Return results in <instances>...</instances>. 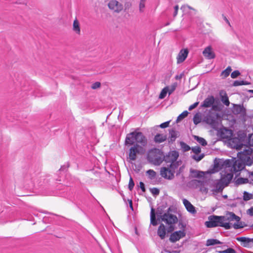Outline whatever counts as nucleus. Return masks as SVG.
<instances>
[{
	"instance_id": "nucleus-1",
	"label": "nucleus",
	"mask_w": 253,
	"mask_h": 253,
	"mask_svg": "<svg viewBox=\"0 0 253 253\" xmlns=\"http://www.w3.org/2000/svg\"><path fill=\"white\" fill-rule=\"evenodd\" d=\"M253 153V150L250 147L245 149L243 151L239 152L237 154L238 159L233 164V167L230 168L228 167L229 171L232 170L235 172H238L242 170L246 165H251L252 163L251 156Z\"/></svg>"
},
{
	"instance_id": "nucleus-2",
	"label": "nucleus",
	"mask_w": 253,
	"mask_h": 253,
	"mask_svg": "<svg viewBox=\"0 0 253 253\" xmlns=\"http://www.w3.org/2000/svg\"><path fill=\"white\" fill-rule=\"evenodd\" d=\"M135 142L144 148L147 144V139L140 132L134 131L127 134L125 140L126 145H133Z\"/></svg>"
},
{
	"instance_id": "nucleus-3",
	"label": "nucleus",
	"mask_w": 253,
	"mask_h": 253,
	"mask_svg": "<svg viewBox=\"0 0 253 253\" xmlns=\"http://www.w3.org/2000/svg\"><path fill=\"white\" fill-rule=\"evenodd\" d=\"M147 160L151 164L155 166H159L164 161V155L159 149H153L149 151Z\"/></svg>"
},
{
	"instance_id": "nucleus-4",
	"label": "nucleus",
	"mask_w": 253,
	"mask_h": 253,
	"mask_svg": "<svg viewBox=\"0 0 253 253\" xmlns=\"http://www.w3.org/2000/svg\"><path fill=\"white\" fill-rule=\"evenodd\" d=\"M175 165V164H170L169 167H162L160 170L161 175L165 179H172L174 177V173L175 172V169L176 168H174V166Z\"/></svg>"
},
{
	"instance_id": "nucleus-5",
	"label": "nucleus",
	"mask_w": 253,
	"mask_h": 253,
	"mask_svg": "<svg viewBox=\"0 0 253 253\" xmlns=\"http://www.w3.org/2000/svg\"><path fill=\"white\" fill-rule=\"evenodd\" d=\"M145 152V149L142 146L136 144L132 146L129 151V158L131 161L136 159L137 154H143Z\"/></svg>"
},
{
	"instance_id": "nucleus-6",
	"label": "nucleus",
	"mask_w": 253,
	"mask_h": 253,
	"mask_svg": "<svg viewBox=\"0 0 253 253\" xmlns=\"http://www.w3.org/2000/svg\"><path fill=\"white\" fill-rule=\"evenodd\" d=\"M219 115L216 113H211L205 118V122L210 125L213 128L217 127L218 125Z\"/></svg>"
},
{
	"instance_id": "nucleus-7",
	"label": "nucleus",
	"mask_w": 253,
	"mask_h": 253,
	"mask_svg": "<svg viewBox=\"0 0 253 253\" xmlns=\"http://www.w3.org/2000/svg\"><path fill=\"white\" fill-rule=\"evenodd\" d=\"M107 5L110 10L117 13L121 12L124 8L123 4L116 0H110Z\"/></svg>"
},
{
	"instance_id": "nucleus-8",
	"label": "nucleus",
	"mask_w": 253,
	"mask_h": 253,
	"mask_svg": "<svg viewBox=\"0 0 253 253\" xmlns=\"http://www.w3.org/2000/svg\"><path fill=\"white\" fill-rule=\"evenodd\" d=\"M179 156L178 153L175 151H173L169 153L166 157L165 161L167 162L171 163V164H175L174 168H177L179 166V162L176 160Z\"/></svg>"
},
{
	"instance_id": "nucleus-9",
	"label": "nucleus",
	"mask_w": 253,
	"mask_h": 253,
	"mask_svg": "<svg viewBox=\"0 0 253 253\" xmlns=\"http://www.w3.org/2000/svg\"><path fill=\"white\" fill-rule=\"evenodd\" d=\"M226 171L224 173H221V181L224 185L227 186L230 182L233 177V174L231 171H229L228 168H226Z\"/></svg>"
},
{
	"instance_id": "nucleus-10",
	"label": "nucleus",
	"mask_w": 253,
	"mask_h": 253,
	"mask_svg": "<svg viewBox=\"0 0 253 253\" xmlns=\"http://www.w3.org/2000/svg\"><path fill=\"white\" fill-rule=\"evenodd\" d=\"M185 235L186 233L184 230L174 232L170 235L169 241L172 243H175L185 237Z\"/></svg>"
},
{
	"instance_id": "nucleus-11",
	"label": "nucleus",
	"mask_w": 253,
	"mask_h": 253,
	"mask_svg": "<svg viewBox=\"0 0 253 253\" xmlns=\"http://www.w3.org/2000/svg\"><path fill=\"white\" fill-rule=\"evenodd\" d=\"M203 55L209 59H213L215 57V54L211 46H209L205 48L203 51Z\"/></svg>"
},
{
	"instance_id": "nucleus-12",
	"label": "nucleus",
	"mask_w": 253,
	"mask_h": 253,
	"mask_svg": "<svg viewBox=\"0 0 253 253\" xmlns=\"http://www.w3.org/2000/svg\"><path fill=\"white\" fill-rule=\"evenodd\" d=\"M188 53L187 49L181 50L177 56V63L179 64L183 62L186 58Z\"/></svg>"
},
{
	"instance_id": "nucleus-13",
	"label": "nucleus",
	"mask_w": 253,
	"mask_h": 253,
	"mask_svg": "<svg viewBox=\"0 0 253 253\" xmlns=\"http://www.w3.org/2000/svg\"><path fill=\"white\" fill-rule=\"evenodd\" d=\"M162 220L163 221H177V218L176 216L171 213L169 212L165 213L162 217Z\"/></svg>"
},
{
	"instance_id": "nucleus-14",
	"label": "nucleus",
	"mask_w": 253,
	"mask_h": 253,
	"mask_svg": "<svg viewBox=\"0 0 253 253\" xmlns=\"http://www.w3.org/2000/svg\"><path fill=\"white\" fill-rule=\"evenodd\" d=\"M167 230L166 227L163 224H161L159 227L157 231V234L161 239H164L166 237Z\"/></svg>"
},
{
	"instance_id": "nucleus-15",
	"label": "nucleus",
	"mask_w": 253,
	"mask_h": 253,
	"mask_svg": "<svg viewBox=\"0 0 253 253\" xmlns=\"http://www.w3.org/2000/svg\"><path fill=\"white\" fill-rule=\"evenodd\" d=\"M237 240L241 243V245L246 248H251L249 238L245 237H240L237 238Z\"/></svg>"
},
{
	"instance_id": "nucleus-16",
	"label": "nucleus",
	"mask_w": 253,
	"mask_h": 253,
	"mask_svg": "<svg viewBox=\"0 0 253 253\" xmlns=\"http://www.w3.org/2000/svg\"><path fill=\"white\" fill-rule=\"evenodd\" d=\"M214 102V98L213 96H211L205 99L202 106L205 108L210 107L213 104Z\"/></svg>"
},
{
	"instance_id": "nucleus-17",
	"label": "nucleus",
	"mask_w": 253,
	"mask_h": 253,
	"mask_svg": "<svg viewBox=\"0 0 253 253\" xmlns=\"http://www.w3.org/2000/svg\"><path fill=\"white\" fill-rule=\"evenodd\" d=\"M167 139V135L165 134L158 133L154 138V140L156 143H160L164 142Z\"/></svg>"
},
{
	"instance_id": "nucleus-18",
	"label": "nucleus",
	"mask_w": 253,
	"mask_h": 253,
	"mask_svg": "<svg viewBox=\"0 0 253 253\" xmlns=\"http://www.w3.org/2000/svg\"><path fill=\"white\" fill-rule=\"evenodd\" d=\"M183 203L189 212L192 213L195 212V207L187 200L184 199L183 200Z\"/></svg>"
},
{
	"instance_id": "nucleus-19",
	"label": "nucleus",
	"mask_w": 253,
	"mask_h": 253,
	"mask_svg": "<svg viewBox=\"0 0 253 253\" xmlns=\"http://www.w3.org/2000/svg\"><path fill=\"white\" fill-rule=\"evenodd\" d=\"M220 95L221 96V100L222 103L226 106H229L230 102L229 101L227 94L224 91H221L220 92Z\"/></svg>"
},
{
	"instance_id": "nucleus-20",
	"label": "nucleus",
	"mask_w": 253,
	"mask_h": 253,
	"mask_svg": "<svg viewBox=\"0 0 253 253\" xmlns=\"http://www.w3.org/2000/svg\"><path fill=\"white\" fill-rule=\"evenodd\" d=\"M73 30L78 35L81 33L80 24L77 19H75L73 22Z\"/></svg>"
},
{
	"instance_id": "nucleus-21",
	"label": "nucleus",
	"mask_w": 253,
	"mask_h": 253,
	"mask_svg": "<svg viewBox=\"0 0 253 253\" xmlns=\"http://www.w3.org/2000/svg\"><path fill=\"white\" fill-rule=\"evenodd\" d=\"M221 244H222V243L217 239H209L207 240L206 243V246L208 247V246H214L216 245H220Z\"/></svg>"
},
{
	"instance_id": "nucleus-22",
	"label": "nucleus",
	"mask_w": 253,
	"mask_h": 253,
	"mask_svg": "<svg viewBox=\"0 0 253 253\" xmlns=\"http://www.w3.org/2000/svg\"><path fill=\"white\" fill-rule=\"evenodd\" d=\"M227 219L228 220L231 221H239L240 220V218L239 216L236 215L233 212H229L227 214Z\"/></svg>"
},
{
	"instance_id": "nucleus-23",
	"label": "nucleus",
	"mask_w": 253,
	"mask_h": 253,
	"mask_svg": "<svg viewBox=\"0 0 253 253\" xmlns=\"http://www.w3.org/2000/svg\"><path fill=\"white\" fill-rule=\"evenodd\" d=\"M169 138L171 142L174 141L175 139L177 137L178 132L173 129L169 130Z\"/></svg>"
},
{
	"instance_id": "nucleus-24",
	"label": "nucleus",
	"mask_w": 253,
	"mask_h": 253,
	"mask_svg": "<svg viewBox=\"0 0 253 253\" xmlns=\"http://www.w3.org/2000/svg\"><path fill=\"white\" fill-rule=\"evenodd\" d=\"M176 222H166V230L167 233L172 232L174 229V224Z\"/></svg>"
},
{
	"instance_id": "nucleus-25",
	"label": "nucleus",
	"mask_w": 253,
	"mask_h": 253,
	"mask_svg": "<svg viewBox=\"0 0 253 253\" xmlns=\"http://www.w3.org/2000/svg\"><path fill=\"white\" fill-rule=\"evenodd\" d=\"M225 186H226L224 185V184L222 183V181H221L220 180V181L218 182L216 184L215 189L214 190V191L216 192H221L222 191Z\"/></svg>"
},
{
	"instance_id": "nucleus-26",
	"label": "nucleus",
	"mask_w": 253,
	"mask_h": 253,
	"mask_svg": "<svg viewBox=\"0 0 253 253\" xmlns=\"http://www.w3.org/2000/svg\"><path fill=\"white\" fill-rule=\"evenodd\" d=\"M224 217L222 216L210 215L209 217V221H220L224 219Z\"/></svg>"
},
{
	"instance_id": "nucleus-27",
	"label": "nucleus",
	"mask_w": 253,
	"mask_h": 253,
	"mask_svg": "<svg viewBox=\"0 0 253 253\" xmlns=\"http://www.w3.org/2000/svg\"><path fill=\"white\" fill-rule=\"evenodd\" d=\"M177 84L176 83H174L169 86H166V88H168V92L169 95L171 94L176 89Z\"/></svg>"
},
{
	"instance_id": "nucleus-28",
	"label": "nucleus",
	"mask_w": 253,
	"mask_h": 253,
	"mask_svg": "<svg viewBox=\"0 0 253 253\" xmlns=\"http://www.w3.org/2000/svg\"><path fill=\"white\" fill-rule=\"evenodd\" d=\"M192 176L195 177H202L204 175V173L202 171L197 170H192L191 171Z\"/></svg>"
},
{
	"instance_id": "nucleus-29",
	"label": "nucleus",
	"mask_w": 253,
	"mask_h": 253,
	"mask_svg": "<svg viewBox=\"0 0 253 253\" xmlns=\"http://www.w3.org/2000/svg\"><path fill=\"white\" fill-rule=\"evenodd\" d=\"M147 0H140L139 3V10L140 13L144 11L145 4Z\"/></svg>"
},
{
	"instance_id": "nucleus-30",
	"label": "nucleus",
	"mask_w": 253,
	"mask_h": 253,
	"mask_svg": "<svg viewBox=\"0 0 253 253\" xmlns=\"http://www.w3.org/2000/svg\"><path fill=\"white\" fill-rule=\"evenodd\" d=\"M246 226H248L246 222H234V224L233 225L234 228L236 229L242 228Z\"/></svg>"
},
{
	"instance_id": "nucleus-31",
	"label": "nucleus",
	"mask_w": 253,
	"mask_h": 253,
	"mask_svg": "<svg viewBox=\"0 0 253 253\" xmlns=\"http://www.w3.org/2000/svg\"><path fill=\"white\" fill-rule=\"evenodd\" d=\"M146 173L150 179H153L156 176V172L153 169H149L146 171Z\"/></svg>"
},
{
	"instance_id": "nucleus-32",
	"label": "nucleus",
	"mask_w": 253,
	"mask_h": 253,
	"mask_svg": "<svg viewBox=\"0 0 253 253\" xmlns=\"http://www.w3.org/2000/svg\"><path fill=\"white\" fill-rule=\"evenodd\" d=\"M195 139L197 142L203 146H206L207 143L205 139L202 137H199L198 136H195Z\"/></svg>"
},
{
	"instance_id": "nucleus-33",
	"label": "nucleus",
	"mask_w": 253,
	"mask_h": 253,
	"mask_svg": "<svg viewBox=\"0 0 253 253\" xmlns=\"http://www.w3.org/2000/svg\"><path fill=\"white\" fill-rule=\"evenodd\" d=\"M188 114V112L187 111H185L183 112L180 115H179L177 119L176 122L177 123L181 121L182 120H183L184 118H185L187 116Z\"/></svg>"
},
{
	"instance_id": "nucleus-34",
	"label": "nucleus",
	"mask_w": 253,
	"mask_h": 253,
	"mask_svg": "<svg viewBox=\"0 0 253 253\" xmlns=\"http://www.w3.org/2000/svg\"><path fill=\"white\" fill-rule=\"evenodd\" d=\"M219 226L224 227L226 229H230L232 227L231 222H219Z\"/></svg>"
},
{
	"instance_id": "nucleus-35",
	"label": "nucleus",
	"mask_w": 253,
	"mask_h": 253,
	"mask_svg": "<svg viewBox=\"0 0 253 253\" xmlns=\"http://www.w3.org/2000/svg\"><path fill=\"white\" fill-rule=\"evenodd\" d=\"M231 71V68L229 66L225 70L222 72L221 76H223L224 78H226L229 75Z\"/></svg>"
},
{
	"instance_id": "nucleus-36",
	"label": "nucleus",
	"mask_w": 253,
	"mask_h": 253,
	"mask_svg": "<svg viewBox=\"0 0 253 253\" xmlns=\"http://www.w3.org/2000/svg\"><path fill=\"white\" fill-rule=\"evenodd\" d=\"M250 84V83H248L244 81H235L233 83V85L235 86L242 85H247Z\"/></svg>"
},
{
	"instance_id": "nucleus-37",
	"label": "nucleus",
	"mask_w": 253,
	"mask_h": 253,
	"mask_svg": "<svg viewBox=\"0 0 253 253\" xmlns=\"http://www.w3.org/2000/svg\"><path fill=\"white\" fill-rule=\"evenodd\" d=\"M168 88H166V87H164L162 90V91L159 95V98L160 99H164L166 96L167 93H168Z\"/></svg>"
},
{
	"instance_id": "nucleus-38",
	"label": "nucleus",
	"mask_w": 253,
	"mask_h": 253,
	"mask_svg": "<svg viewBox=\"0 0 253 253\" xmlns=\"http://www.w3.org/2000/svg\"><path fill=\"white\" fill-rule=\"evenodd\" d=\"M247 143L249 146L247 147L246 149H247L248 147L250 148V146H253V134L249 135Z\"/></svg>"
},
{
	"instance_id": "nucleus-39",
	"label": "nucleus",
	"mask_w": 253,
	"mask_h": 253,
	"mask_svg": "<svg viewBox=\"0 0 253 253\" xmlns=\"http://www.w3.org/2000/svg\"><path fill=\"white\" fill-rule=\"evenodd\" d=\"M253 198V195L252 194H250L247 192H244L243 199L245 201H248Z\"/></svg>"
},
{
	"instance_id": "nucleus-40",
	"label": "nucleus",
	"mask_w": 253,
	"mask_h": 253,
	"mask_svg": "<svg viewBox=\"0 0 253 253\" xmlns=\"http://www.w3.org/2000/svg\"><path fill=\"white\" fill-rule=\"evenodd\" d=\"M219 222H205V224L208 228H212L219 226Z\"/></svg>"
},
{
	"instance_id": "nucleus-41",
	"label": "nucleus",
	"mask_w": 253,
	"mask_h": 253,
	"mask_svg": "<svg viewBox=\"0 0 253 253\" xmlns=\"http://www.w3.org/2000/svg\"><path fill=\"white\" fill-rule=\"evenodd\" d=\"M180 144L183 151L186 152L190 150V147L184 142H181Z\"/></svg>"
},
{
	"instance_id": "nucleus-42",
	"label": "nucleus",
	"mask_w": 253,
	"mask_h": 253,
	"mask_svg": "<svg viewBox=\"0 0 253 253\" xmlns=\"http://www.w3.org/2000/svg\"><path fill=\"white\" fill-rule=\"evenodd\" d=\"M204 155L203 154H200V155H198V154L194 155L192 156V158L197 162L201 161L204 158Z\"/></svg>"
},
{
	"instance_id": "nucleus-43",
	"label": "nucleus",
	"mask_w": 253,
	"mask_h": 253,
	"mask_svg": "<svg viewBox=\"0 0 253 253\" xmlns=\"http://www.w3.org/2000/svg\"><path fill=\"white\" fill-rule=\"evenodd\" d=\"M150 221H156L155 210L153 208H152L151 210Z\"/></svg>"
},
{
	"instance_id": "nucleus-44",
	"label": "nucleus",
	"mask_w": 253,
	"mask_h": 253,
	"mask_svg": "<svg viewBox=\"0 0 253 253\" xmlns=\"http://www.w3.org/2000/svg\"><path fill=\"white\" fill-rule=\"evenodd\" d=\"M101 86V83L99 82H96L91 85V88L93 89H96L100 88Z\"/></svg>"
},
{
	"instance_id": "nucleus-45",
	"label": "nucleus",
	"mask_w": 253,
	"mask_h": 253,
	"mask_svg": "<svg viewBox=\"0 0 253 253\" xmlns=\"http://www.w3.org/2000/svg\"><path fill=\"white\" fill-rule=\"evenodd\" d=\"M192 151L195 154V155L198 154L201 152V148L199 146H195L192 148Z\"/></svg>"
},
{
	"instance_id": "nucleus-46",
	"label": "nucleus",
	"mask_w": 253,
	"mask_h": 253,
	"mask_svg": "<svg viewBox=\"0 0 253 253\" xmlns=\"http://www.w3.org/2000/svg\"><path fill=\"white\" fill-rule=\"evenodd\" d=\"M134 186V183L133 181V179L131 177L129 178V184H128V188L131 191L133 189Z\"/></svg>"
},
{
	"instance_id": "nucleus-47",
	"label": "nucleus",
	"mask_w": 253,
	"mask_h": 253,
	"mask_svg": "<svg viewBox=\"0 0 253 253\" xmlns=\"http://www.w3.org/2000/svg\"><path fill=\"white\" fill-rule=\"evenodd\" d=\"M240 75V73L239 72V71L238 70H236V71H233L231 73V77L232 78L235 79V78H237L238 76H239Z\"/></svg>"
},
{
	"instance_id": "nucleus-48",
	"label": "nucleus",
	"mask_w": 253,
	"mask_h": 253,
	"mask_svg": "<svg viewBox=\"0 0 253 253\" xmlns=\"http://www.w3.org/2000/svg\"><path fill=\"white\" fill-rule=\"evenodd\" d=\"M181 9L183 10V11H187V10H188L189 9H191V10H192L193 11H195V10L193 8H192V7H191L190 6L187 5H185L182 6L181 7Z\"/></svg>"
},
{
	"instance_id": "nucleus-49",
	"label": "nucleus",
	"mask_w": 253,
	"mask_h": 253,
	"mask_svg": "<svg viewBox=\"0 0 253 253\" xmlns=\"http://www.w3.org/2000/svg\"><path fill=\"white\" fill-rule=\"evenodd\" d=\"M193 122L196 125L198 124L200 122V119L197 114L194 117Z\"/></svg>"
},
{
	"instance_id": "nucleus-50",
	"label": "nucleus",
	"mask_w": 253,
	"mask_h": 253,
	"mask_svg": "<svg viewBox=\"0 0 253 253\" xmlns=\"http://www.w3.org/2000/svg\"><path fill=\"white\" fill-rule=\"evenodd\" d=\"M170 121H167L164 123L161 124L159 126L161 128H166L169 126Z\"/></svg>"
},
{
	"instance_id": "nucleus-51",
	"label": "nucleus",
	"mask_w": 253,
	"mask_h": 253,
	"mask_svg": "<svg viewBox=\"0 0 253 253\" xmlns=\"http://www.w3.org/2000/svg\"><path fill=\"white\" fill-rule=\"evenodd\" d=\"M224 253H236V251L232 248H228L223 252Z\"/></svg>"
},
{
	"instance_id": "nucleus-52",
	"label": "nucleus",
	"mask_w": 253,
	"mask_h": 253,
	"mask_svg": "<svg viewBox=\"0 0 253 253\" xmlns=\"http://www.w3.org/2000/svg\"><path fill=\"white\" fill-rule=\"evenodd\" d=\"M198 102H195L193 104L190 105L188 108L189 110L191 111L193 109L195 108L198 105Z\"/></svg>"
},
{
	"instance_id": "nucleus-53",
	"label": "nucleus",
	"mask_w": 253,
	"mask_h": 253,
	"mask_svg": "<svg viewBox=\"0 0 253 253\" xmlns=\"http://www.w3.org/2000/svg\"><path fill=\"white\" fill-rule=\"evenodd\" d=\"M152 193L154 195H158L159 193V190L156 188H154L151 190Z\"/></svg>"
},
{
	"instance_id": "nucleus-54",
	"label": "nucleus",
	"mask_w": 253,
	"mask_h": 253,
	"mask_svg": "<svg viewBox=\"0 0 253 253\" xmlns=\"http://www.w3.org/2000/svg\"><path fill=\"white\" fill-rule=\"evenodd\" d=\"M174 13H173V16L175 17L177 15V13H178V9H179L178 5H175L174 6Z\"/></svg>"
},
{
	"instance_id": "nucleus-55",
	"label": "nucleus",
	"mask_w": 253,
	"mask_h": 253,
	"mask_svg": "<svg viewBox=\"0 0 253 253\" xmlns=\"http://www.w3.org/2000/svg\"><path fill=\"white\" fill-rule=\"evenodd\" d=\"M184 74L183 73H181L179 75H177L176 76H175V79L176 80H180L183 77Z\"/></svg>"
},
{
	"instance_id": "nucleus-56",
	"label": "nucleus",
	"mask_w": 253,
	"mask_h": 253,
	"mask_svg": "<svg viewBox=\"0 0 253 253\" xmlns=\"http://www.w3.org/2000/svg\"><path fill=\"white\" fill-rule=\"evenodd\" d=\"M226 132L228 134L226 136H224L223 137L225 138H228L230 137L232 134L231 131L229 130L225 129Z\"/></svg>"
},
{
	"instance_id": "nucleus-57",
	"label": "nucleus",
	"mask_w": 253,
	"mask_h": 253,
	"mask_svg": "<svg viewBox=\"0 0 253 253\" xmlns=\"http://www.w3.org/2000/svg\"><path fill=\"white\" fill-rule=\"evenodd\" d=\"M139 186H140V188L141 189L142 191L143 192H145V188L144 184L142 182H140Z\"/></svg>"
},
{
	"instance_id": "nucleus-58",
	"label": "nucleus",
	"mask_w": 253,
	"mask_h": 253,
	"mask_svg": "<svg viewBox=\"0 0 253 253\" xmlns=\"http://www.w3.org/2000/svg\"><path fill=\"white\" fill-rule=\"evenodd\" d=\"M248 213L251 215H253V207L248 210Z\"/></svg>"
},
{
	"instance_id": "nucleus-59",
	"label": "nucleus",
	"mask_w": 253,
	"mask_h": 253,
	"mask_svg": "<svg viewBox=\"0 0 253 253\" xmlns=\"http://www.w3.org/2000/svg\"><path fill=\"white\" fill-rule=\"evenodd\" d=\"M249 240H250V246H251V248L253 246V238H249Z\"/></svg>"
},
{
	"instance_id": "nucleus-60",
	"label": "nucleus",
	"mask_w": 253,
	"mask_h": 253,
	"mask_svg": "<svg viewBox=\"0 0 253 253\" xmlns=\"http://www.w3.org/2000/svg\"><path fill=\"white\" fill-rule=\"evenodd\" d=\"M224 20L229 26H231L229 20L227 19V18L225 16H224Z\"/></svg>"
},
{
	"instance_id": "nucleus-61",
	"label": "nucleus",
	"mask_w": 253,
	"mask_h": 253,
	"mask_svg": "<svg viewBox=\"0 0 253 253\" xmlns=\"http://www.w3.org/2000/svg\"><path fill=\"white\" fill-rule=\"evenodd\" d=\"M179 223H180V225L183 227H184L186 226V224H185V222H179Z\"/></svg>"
},
{
	"instance_id": "nucleus-62",
	"label": "nucleus",
	"mask_w": 253,
	"mask_h": 253,
	"mask_svg": "<svg viewBox=\"0 0 253 253\" xmlns=\"http://www.w3.org/2000/svg\"><path fill=\"white\" fill-rule=\"evenodd\" d=\"M151 224L153 226H156L158 224V222H151Z\"/></svg>"
},
{
	"instance_id": "nucleus-63",
	"label": "nucleus",
	"mask_w": 253,
	"mask_h": 253,
	"mask_svg": "<svg viewBox=\"0 0 253 253\" xmlns=\"http://www.w3.org/2000/svg\"><path fill=\"white\" fill-rule=\"evenodd\" d=\"M242 147V146H241L240 145H237L236 149H241Z\"/></svg>"
},
{
	"instance_id": "nucleus-64",
	"label": "nucleus",
	"mask_w": 253,
	"mask_h": 253,
	"mask_svg": "<svg viewBox=\"0 0 253 253\" xmlns=\"http://www.w3.org/2000/svg\"><path fill=\"white\" fill-rule=\"evenodd\" d=\"M248 92H250V93H253V90H252V89H251V90H248Z\"/></svg>"
}]
</instances>
